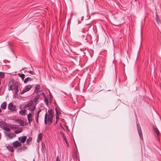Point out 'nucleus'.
I'll list each match as a JSON object with an SVG mask.
<instances>
[{
	"label": "nucleus",
	"instance_id": "nucleus-1",
	"mask_svg": "<svg viewBox=\"0 0 161 161\" xmlns=\"http://www.w3.org/2000/svg\"><path fill=\"white\" fill-rule=\"evenodd\" d=\"M48 112L49 113L48 116L47 113L45 114L44 123L46 125L48 124V125H50L52 123L54 115L53 114V112L52 109H49Z\"/></svg>",
	"mask_w": 161,
	"mask_h": 161
},
{
	"label": "nucleus",
	"instance_id": "nucleus-2",
	"mask_svg": "<svg viewBox=\"0 0 161 161\" xmlns=\"http://www.w3.org/2000/svg\"><path fill=\"white\" fill-rule=\"evenodd\" d=\"M20 85L18 82H16L14 79L12 78L10 80L8 85V90L9 91L13 90L18 86Z\"/></svg>",
	"mask_w": 161,
	"mask_h": 161
},
{
	"label": "nucleus",
	"instance_id": "nucleus-3",
	"mask_svg": "<svg viewBox=\"0 0 161 161\" xmlns=\"http://www.w3.org/2000/svg\"><path fill=\"white\" fill-rule=\"evenodd\" d=\"M8 109L10 110L12 112H14L16 111V106L13 105L12 103H10L8 107Z\"/></svg>",
	"mask_w": 161,
	"mask_h": 161
},
{
	"label": "nucleus",
	"instance_id": "nucleus-4",
	"mask_svg": "<svg viewBox=\"0 0 161 161\" xmlns=\"http://www.w3.org/2000/svg\"><path fill=\"white\" fill-rule=\"evenodd\" d=\"M32 87V86L30 85L25 86L24 88V90L20 92V94H23L29 91Z\"/></svg>",
	"mask_w": 161,
	"mask_h": 161
},
{
	"label": "nucleus",
	"instance_id": "nucleus-5",
	"mask_svg": "<svg viewBox=\"0 0 161 161\" xmlns=\"http://www.w3.org/2000/svg\"><path fill=\"white\" fill-rule=\"evenodd\" d=\"M27 117L28 120V122L30 125H31V124L33 121V115L31 113H29L27 116Z\"/></svg>",
	"mask_w": 161,
	"mask_h": 161
},
{
	"label": "nucleus",
	"instance_id": "nucleus-6",
	"mask_svg": "<svg viewBox=\"0 0 161 161\" xmlns=\"http://www.w3.org/2000/svg\"><path fill=\"white\" fill-rule=\"evenodd\" d=\"M14 147L16 148L18 147H21L22 143L18 141H15L13 142V143Z\"/></svg>",
	"mask_w": 161,
	"mask_h": 161
},
{
	"label": "nucleus",
	"instance_id": "nucleus-7",
	"mask_svg": "<svg viewBox=\"0 0 161 161\" xmlns=\"http://www.w3.org/2000/svg\"><path fill=\"white\" fill-rule=\"evenodd\" d=\"M26 138L27 137L26 136H23L19 137L18 140L21 143H23L25 142Z\"/></svg>",
	"mask_w": 161,
	"mask_h": 161
},
{
	"label": "nucleus",
	"instance_id": "nucleus-8",
	"mask_svg": "<svg viewBox=\"0 0 161 161\" xmlns=\"http://www.w3.org/2000/svg\"><path fill=\"white\" fill-rule=\"evenodd\" d=\"M153 131L157 134L158 136V137L160 135V133L156 126H153Z\"/></svg>",
	"mask_w": 161,
	"mask_h": 161
},
{
	"label": "nucleus",
	"instance_id": "nucleus-9",
	"mask_svg": "<svg viewBox=\"0 0 161 161\" xmlns=\"http://www.w3.org/2000/svg\"><path fill=\"white\" fill-rule=\"evenodd\" d=\"M33 104V101L32 100L30 101L28 103L25 105L24 108H26L28 107H30L32 106Z\"/></svg>",
	"mask_w": 161,
	"mask_h": 161
},
{
	"label": "nucleus",
	"instance_id": "nucleus-10",
	"mask_svg": "<svg viewBox=\"0 0 161 161\" xmlns=\"http://www.w3.org/2000/svg\"><path fill=\"white\" fill-rule=\"evenodd\" d=\"M40 88V86L39 85L37 84L36 86L35 89L34 91V92L36 94H38Z\"/></svg>",
	"mask_w": 161,
	"mask_h": 161
},
{
	"label": "nucleus",
	"instance_id": "nucleus-11",
	"mask_svg": "<svg viewBox=\"0 0 161 161\" xmlns=\"http://www.w3.org/2000/svg\"><path fill=\"white\" fill-rule=\"evenodd\" d=\"M7 136L9 138L12 139L15 137L16 135L14 133H9L7 134Z\"/></svg>",
	"mask_w": 161,
	"mask_h": 161
},
{
	"label": "nucleus",
	"instance_id": "nucleus-12",
	"mask_svg": "<svg viewBox=\"0 0 161 161\" xmlns=\"http://www.w3.org/2000/svg\"><path fill=\"white\" fill-rule=\"evenodd\" d=\"M40 95L38 94H37V95L35 96L34 98L33 99V101H34L35 103H36V102L38 101V99L40 98Z\"/></svg>",
	"mask_w": 161,
	"mask_h": 161
},
{
	"label": "nucleus",
	"instance_id": "nucleus-13",
	"mask_svg": "<svg viewBox=\"0 0 161 161\" xmlns=\"http://www.w3.org/2000/svg\"><path fill=\"white\" fill-rule=\"evenodd\" d=\"M42 133H39L37 136V141L38 142H39L42 139Z\"/></svg>",
	"mask_w": 161,
	"mask_h": 161
},
{
	"label": "nucleus",
	"instance_id": "nucleus-14",
	"mask_svg": "<svg viewBox=\"0 0 161 161\" xmlns=\"http://www.w3.org/2000/svg\"><path fill=\"white\" fill-rule=\"evenodd\" d=\"M156 20L157 23L159 25L160 24V21L159 18V16L157 13H156Z\"/></svg>",
	"mask_w": 161,
	"mask_h": 161
},
{
	"label": "nucleus",
	"instance_id": "nucleus-15",
	"mask_svg": "<svg viewBox=\"0 0 161 161\" xmlns=\"http://www.w3.org/2000/svg\"><path fill=\"white\" fill-rule=\"evenodd\" d=\"M1 107L3 109H5L6 108V102H4L1 104Z\"/></svg>",
	"mask_w": 161,
	"mask_h": 161
},
{
	"label": "nucleus",
	"instance_id": "nucleus-16",
	"mask_svg": "<svg viewBox=\"0 0 161 161\" xmlns=\"http://www.w3.org/2000/svg\"><path fill=\"white\" fill-rule=\"evenodd\" d=\"M18 123L19 124L23 126L26 125V123L21 120H17Z\"/></svg>",
	"mask_w": 161,
	"mask_h": 161
},
{
	"label": "nucleus",
	"instance_id": "nucleus-17",
	"mask_svg": "<svg viewBox=\"0 0 161 161\" xmlns=\"http://www.w3.org/2000/svg\"><path fill=\"white\" fill-rule=\"evenodd\" d=\"M56 114L55 115H59L61 114L60 109L59 108H55Z\"/></svg>",
	"mask_w": 161,
	"mask_h": 161
},
{
	"label": "nucleus",
	"instance_id": "nucleus-18",
	"mask_svg": "<svg viewBox=\"0 0 161 161\" xmlns=\"http://www.w3.org/2000/svg\"><path fill=\"white\" fill-rule=\"evenodd\" d=\"M7 149L10 151L11 152H14V148L13 147L10 145H8L6 147Z\"/></svg>",
	"mask_w": 161,
	"mask_h": 161
},
{
	"label": "nucleus",
	"instance_id": "nucleus-19",
	"mask_svg": "<svg viewBox=\"0 0 161 161\" xmlns=\"http://www.w3.org/2000/svg\"><path fill=\"white\" fill-rule=\"evenodd\" d=\"M26 110H21L19 112V114L21 115L25 116L26 114Z\"/></svg>",
	"mask_w": 161,
	"mask_h": 161
},
{
	"label": "nucleus",
	"instance_id": "nucleus-20",
	"mask_svg": "<svg viewBox=\"0 0 161 161\" xmlns=\"http://www.w3.org/2000/svg\"><path fill=\"white\" fill-rule=\"evenodd\" d=\"M138 134H139V137H140V139L142 141H143V137L142 131L138 132Z\"/></svg>",
	"mask_w": 161,
	"mask_h": 161
},
{
	"label": "nucleus",
	"instance_id": "nucleus-21",
	"mask_svg": "<svg viewBox=\"0 0 161 161\" xmlns=\"http://www.w3.org/2000/svg\"><path fill=\"white\" fill-rule=\"evenodd\" d=\"M31 79L30 77H27L24 80V82L26 83L28 81H31Z\"/></svg>",
	"mask_w": 161,
	"mask_h": 161
},
{
	"label": "nucleus",
	"instance_id": "nucleus-22",
	"mask_svg": "<svg viewBox=\"0 0 161 161\" xmlns=\"http://www.w3.org/2000/svg\"><path fill=\"white\" fill-rule=\"evenodd\" d=\"M27 149V147H19L18 149V150L20 151H21L22 150H25Z\"/></svg>",
	"mask_w": 161,
	"mask_h": 161
},
{
	"label": "nucleus",
	"instance_id": "nucleus-23",
	"mask_svg": "<svg viewBox=\"0 0 161 161\" xmlns=\"http://www.w3.org/2000/svg\"><path fill=\"white\" fill-rule=\"evenodd\" d=\"M36 107L35 106H33L31 107H30L28 108V110L32 111H34Z\"/></svg>",
	"mask_w": 161,
	"mask_h": 161
},
{
	"label": "nucleus",
	"instance_id": "nucleus-24",
	"mask_svg": "<svg viewBox=\"0 0 161 161\" xmlns=\"http://www.w3.org/2000/svg\"><path fill=\"white\" fill-rule=\"evenodd\" d=\"M137 127L138 130V132L142 131L141 129L140 125L139 124H137Z\"/></svg>",
	"mask_w": 161,
	"mask_h": 161
},
{
	"label": "nucleus",
	"instance_id": "nucleus-25",
	"mask_svg": "<svg viewBox=\"0 0 161 161\" xmlns=\"http://www.w3.org/2000/svg\"><path fill=\"white\" fill-rule=\"evenodd\" d=\"M32 140V139L31 137H29V138H28L27 139V142H26V143L28 145H29L30 142Z\"/></svg>",
	"mask_w": 161,
	"mask_h": 161
},
{
	"label": "nucleus",
	"instance_id": "nucleus-26",
	"mask_svg": "<svg viewBox=\"0 0 161 161\" xmlns=\"http://www.w3.org/2000/svg\"><path fill=\"white\" fill-rule=\"evenodd\" d=\"M44 101L46 105H48V100L46 97H44Z\"/></svg>",
	"mask_w": 161,
	"mask_h": 161
},
{
	"label": "nucleus",
	"instance_id": "nucleus-27",
	"mask_svg": "<svg viewBox=\"0 0 161 161\" xmlns=\"http://www.w3.org/2000/svg\"><path fill=\"white\" fill-rule=\"evenodd\" d=\"M19 125H12L11 128L13 129H18L19 128Z\"/></svg>",
	"mask_w": 161,
	"mask_h": 161
},
{
	"label": "nucleus",
	"instance_id": "nucleus-28",
	"mask_svg": "<svg viewBox=\"0 0 161 161\" xmlns=\"http://www.w3.org/2000/svg\"><path fill=\"white\" fill-rule=\"evenodd\" d=\"M19 76L23 80L25 77V75L24 74H19Z\"/></svg>",
	"mask_w": 161,
	"mask_h": 161
},
{
	"label": "nucleus",
	"instance_id": "nucleus-29",
	"mask_svg": "<svg viewBox=\"0 0 161 161\" xmlns=\"http://www.w3.org/2000/svg\"><path fill=\"white\" fill-rule=\"evenodd\" d=\"M3 129L7 132H9L10 131V129L9 127L4 126L3 127Z\"/></svg>",
	"mask_w": 161,
	"mask_h": 161
},
{
	"label": "nucleus",
	"instance_id": "nucleus-30",
	"mask_svg": "<svg viewBox=\"0 0 161 161\" xmlns=\"http://www.w3.org/2000/svg\"><path fill=\"white\" fill-rule=\"evenodd\" d=\"M4 77V74L3 73L0 72V78H3Z\"/></svg>",
	"mask_w": 161,
	"mask_h": 161
},
{
	"label": "nucleus",
	"instance_id": "nucleus-31",
	"mask_svg": "<svg viewBox=\"0 0 161 161\" xmlns=\"http://www.w3.org/2000/svg\"><path fill=\"white\" fill-rule=\"evenodd\" d=\"M60 133L63 136V137L64 138V140H66V139H67V138H66L64 134L62 132H61V131L60 132Z\"/></svg>",
	"mask_w": 161,
	"mask_h": 161
},
{
	"label": "nucleus",
	"instance_id": "nucleus-32",
	"mask_svg": "<svg viewBox=\"0 0 161 161\" xmlns=\"http://www.w3.org/2000/svg\"><path fill=\"white\" fill-rule=\"evenodd\" d=\"M19 86H17L16 87V88H15L14 89H15V90H14V93H18V92H19Z\"/></svg>",
	"mask_w": 161,
	"mask_h": 161
},
{
	"label": "nucleus",
	"instance_id": "nucleus-33",
	"mask_svg": "<svg viewBox=\"0 0 161 161\" xmlns=\"http://www.w3.org/2000/svg\"><path fill=\"white\" fill-rule=\"evenodd\" d=\"M56 115V123L57 124V122L58 121L59 119V115Z\"/></svg>",
	"mask_w": 161,
	"mask_h": 161
},
{
	"label": "nucleus",
	"instance_id": "nucleus-34",
	"mask_svg": "<svg viewBox=\"0 0 161 161\" xmlns=\"http://www.w3.org/2000/svg\"><path fill=\"white\" fill-rule=\"evenodd\" d=\"M22 129H20L19 130H16L15 131V134H18L21 132H22Z\"/></svg>",
	"mask_w": 161,
	"mask_h": 161
},
{
	"label": "nucleus",
	"instance_id": "nucleus-35",
	"mask_svg": "<svg viewBox=\"0 0 161 161\" xmlns=\"http://www.w3.org/2000/svg\"><path fill=\"white\" fill-rule=\"evenodd\" d=\"M39 116L36 115L35 117V120L37 124L38 123V118Z\"/></svg>",
	"mask_w": 161,
	"mask_h": 161
},
{
	"label": "nucleus",
	"instance_id": "nucleus-36",
	"mask_svg": "<svg viewBox=\"0 0 161 161\" xmlns=\"http://www.w3.org/2000/svg\"><path fill=\"white\" fill-rule=\"evenodd\" d=\"M41 109H39L38 111V112L37 113V114L36 115H37L38 116H39V114L41 112Z\"/></svg>",
	"mask_w": 161,
	"mask_h": 161
},
{
	"label": "nucleus",
	"instance_id": "nucleus-37",
	"mask_svg": "<svg viewBox=\"0 0 161 161\" xmlns=\"http://www.w3.org/2000/svg\"><path fill=\"white\" fill-rule=\"evenodd\" d=\"M42 95L44 97H46L45 94V93L43 92H42L41 93V94L40 95Z\"/></svg>",
	"mask_w": 161,
	"mask_h": 161
},
{
	"label": "nucleus",
	"instance_id": "nucleus-38",
	"mask_svg": "<svg viewBox=\"0 0 161 161\" xmlns=\"http://www.w3.org/2000/svg\"><path fill=\"white\" fill-rule=\"evenodd\" d=\"M66 145H67V147H69V144L68 143V142L67 141V139H66V140H64Z\"/></svg>",
	"mask_w": 161,
	"mask_h": 161
},
{
	"label": "nucleus",
	"instance_id": "nucleus-39",
	"mask_svg": "<svg viewBox=\"0 0 161 161\" xmlns=\"http://www.w3.org/2000/svg\"><path fill=\"white\" fill-rule=\"evenodd\" d=\"M56 161H60V159H59V157L58 156L57 157Z\"/></svg>",
	"mask_w": 161,
	"mask_h": 161
},
{
	"label": "nucleus",
	"instance_id": "nucleus-40",
	"mask_svg": "<svg viewBox=\"0 0 161 161\" xmlns=\"http://www.w3.org/2000/svg\"><path fill=\"white\" fill-rule=\"evenodd\" d=\"M14 96L15 97H18V93H14Z\"/></svg>",
	"mask_w": 161,
	"mask_h": 161
},
{
	"label": "nucleus",
	"instance_id": "nucleus-41",
	"mask_svg": "<svg viewBox=\"0 0 161 161\" xmlns=\"http://www.w3.org/2000/svg\"><path fill=\"white\" fill-rule=\"evenodd\" d=\"M29 73H30L31 74H32V75L33 74V72L31 71V70H30L29 71Z\"/></svg>",
	"mask_w": 161,
	"mask_h": 161
},
{
	"label": "nucleus",
	"instance_id": "nucleus-42",
	"mask_svg": "<svg viewBox=\"0 0 161 161\" xmlns=\"http://www.w3.org/2000/svg\"><path fill=\"white\" fill-rule=\"evenodd\" d=\"M2 124V122H0V126Z\"/></svg>",
	"mask_w": 161,
	"mask_h": 161
},
{
	"label": "nucleus",
	"instance_id": "nucleus-43",
	"mask_svg": "<svg viewBox=\"0 0 161 161\" xmlns=\"http://www.w3.org/2000/svg\"><path fill=\"white\" fill-rule=\"evenodd\" d=\"M1 134L0 133V139L1 138Z\"/></svg>",
	"mask_w": 161,
	"mask_h": 161
},
{
	"label": "nucleus",
	"instance_id": "nucleus-44",
	"mask_svg": "<svg viewBox=\"0 0 161 161\" xmlns=\"http://www.w3.org/2000/svg\"><path fill=\"white\" fill-rule=\"evenodd\" d=\"M2 111L1 109L0 108V113H1Z\"/></svg>",
	"mask_w": 161,
	"mask_h": 161
},
{
	"label": "nucleus",
	"instance_id": "nucleus-45",
	"mask_svg": "<svg viewBox=\"0 0 161 161\" xmlns=\"http://www.w3.org/2000/svg\"><path fill=\"white\" fill-rule=\"evenodd\" d=\"M88 37H90V36H88Z\"/></svg>",
	"mask_w": 161,
	"mask_h": 161
}]
</instances>
